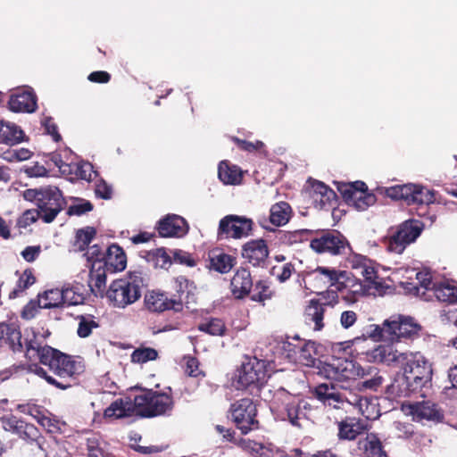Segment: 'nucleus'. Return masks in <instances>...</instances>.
<instances>
[{"label": "nucleus", "instance_id": "6ab92c4d", "mask_svg": "<svg viewBox=\"0 0 457 457\" xmlns=\"http://www.w3.org/2000/svg\"><path fill=\"white\" fill-rule=\"evenodd\" d=\"M8 104L14 112H33L37 108L36 96L29 89H19L11 95Z\"/></svg>", "mask_w": 457, "mask_h": 457}, {"label": "nucleus", "instance_id": "aec40b11", "mask_svg": "<svg viewBox=\"0 0 457 457\" xmlns=\"http://www.w3.org/2000/svg\"><path fill=\"white\" fill-rule=\"evenodd\" d=\"M106 271L103 262L92 264L88 275V287L95 296H104L106 285Z\"/></svg>", "mask_w": 457, "mask_h": 457}, {"label": "nucleus", "instance_id": "603ef678", "mask_svg": "<svg viewBox=\"0 0 457 457\" xmlns=\"http://www.w3.org/2000/svg\"><path fill=\"white\" fill-rule=\"evenodd\" d=\"M361 276H362L366 282L369 283V286H373L374 287H378L379 282L378 281V276L377 273L375 263L370 260V263L366 264L359 272Z\"/></svg>", "mask_w": 457, "mask_h": 457}, {"label": "nucleus", "instance_id": "c03bdc74", "mask_svg": "<svg viewBox=\"0 0 457 457\" xmlns=\"http://www.w3.org/2000/svg\"><path fill=\"white\" fill-rule=\"evenodd\" d=\"M199 330L204 331L212 336H222L224 335L226 327L224 322L217 318H212L209 320L202 322L199 327Z\"/></svg>", "mask_w": 457, "mask_h": 457}, {"label": "nucleus", "instance_id": "8fccbe9b", "mask_svg": "<svg viewBox=\"0 0 457 457\" xmlns=\"http://www.w3.org/2000/svg\"><path fill=\"white\" fill-rule=\"evenodd\" d=\"M95 235L96 230L94 228L87 227L86 228L79 229L77 232L75 244V245L78 247V250L84 251L86 246L88 247V245L91 243Z\"/></svg>", "mask_w": 457, "mask_h": 457}, {"label": "nucleus", "instance_id": "b1692460", "mask_svg": "<svg viewBox=\"0 0 457 457\" xmlns=\"http://www.w3.org/2000/svg\"><path fill=\"white\" fill-rule=\"evenodd\" d=\"M21 337V333L17 324L13 322L0 324V340L4 341L14 353H21L24 350Z\"/></svg>", "mask_w": 457, "mask_h": 457}, {"label": "nucleus", "instance_id": "ea45409f", "mask_svg": "<svg viewBox=\"0 0 457 457\" xmlns=\"http://www.w3.org/2000/svg\"><path fill=\"white\" fill-rule=\"evenodd\" d=\"M312 231L309 229H297L283 232L279 237L283 244L293 245L309 240Z\"/></svg>", "mask_w": 457, "mask_h": 457}, {"label": "nucleus", "instance_id": "f3484780", "mask_svg": "<svg viewBox=\"0 0 457 457\" xmlns=\"http://www.w3.org/2000/svg\"><path fill=\"white\" fill-rule=\"evenodd\" d=\"M406 408L409 414L412 415L413 420L420 421L423 420L440 422L444 419L443 413L437 408V405L430 401L416 402L410 403Z\"/></svg>", "mask_w": 457, "mask_h": 457}, {"label": "nucleus", "instance_id": "774afa93", "mask_svg": "<svg viewBox=\"0 0 457 457\" xmlns=\"http://www.w3.org/2000/svg\"><path fill=\"white\" fill-rule=\"evenodd\" d=\"M40 253H41L40 245H31V246H27L21 253V254L26 262H32L38 257Z\"/></svg>", "mask_w": 457, "mask_h": 457}, {"label": "nucleus", "instance_id": "2eb2a0df", "mask_svg": "<svg viewBox=\"0 0 457 457\" xmlns=\"http://www.w3.org/2000/svg\"><path fill=\"white\" fill-rule=\"evenodd\" d=\"M145 305L152 312H162L167 310L179 312L182 310L183 303L181 296L169 299L163 293L151 291L145 295Z\"/></svg>", "mask_w": 457, "mask_h": 457}, {"label": "nucleus", "instance_id": "a18cd8bd", "mask_svg": "<svg viewBox=\"0 0 457 457\" xmlns=\"http://www.w3.org/2000/svg\"><path fill=\"white\" fill-rule=\"evenodd\" d=\"M63 306L81 304L85 301V295L79 292L78 287L62 288Z\"/></svg>", "mask_w": 457, "mask_h": 457}, {"label": "nucleus", "instance_id": "cd10ccee", "mask_svg": "<svg viewBox=\"0 0 457 457\" xmlns=\"http://www.w3.org/2000/svg\"><path fill=\"white\" fill-rule=\"evenodd\" d=\"M293 211L288 203L280 201L271 205L270 209V222L281 227L286 225L291 219Z\"/></svg>", "mask_w": 457, "mask_h": 457}, {"label": "nucleus", "instance_id": "a211bd4d", "mask_svg": "<svg viewBox=\"0 0 457 457\" xmlns=\"http://www.w3.org/2000/svg\"><path fill=\"white\" fill-rule=\"evenodd\" d=\"M269 255L267 244L262 239L251 240L242 249V256L253 266H261Z\"/></svg>", "mask_w": 457, "mask_h": 457}, {"label": "nucleus", "instance_id": "7c9ffc66", "mask_svg": "<svg viewBox=\"0 0 457 457\" xmlns=\"http://www.w3.org/2000/svg\"><path fill=\"white\" fill-rule=\"evenodd\" d=\"M24 139V132L14 123L0 120V141L17 144Z\"/></svg>", "mask_w": 457, "mask_h": 457}, {"label": "nucleus", "instance_id": "7ed1b4c3", "mask_svg": "<svg viewBox=\"0 0 457 457\" xmlns=\"http://www.w3.org/2000/svg\"><path fill=\"white\" fill-rule=\"evenodd\" d=\"M172 407L173 401L169 395L145 390L133 400L130 397L116 399L104 410V415L114 419L132 416L153 418L168 413Z\"/></svg>", "mask_w": 457, "mask_h": 457}, {"label": "nucleus", "instance_id": "5701e85b", "mask_svg": "<svg viewBox=\"0 0 457 457\" xmlns=\"http://www.w3.org/2000/svg\"><path fill=\"white\" fill-rule=\"evenodd\" d=\"M346 276L345 271H340L333 268L317 267L311 271L312 278H320V283H317V288H326L341 283V279Z\"/></svg>", "mask_w": 457, "mask_h": 457}, {"label": "nucleus", "instance_id": "c756f323", "mask_svg": "<svg viewBox=\"0 0 457 457\" xmlns=\"http://www.w3.org/2000/svg\"><path fill=\"white\" fill-rule=\"evenodd\" d=\"M364 429V426L355 418L347 417L338 423L340 439L353 440Z\"/></svg>", "mask_w": 457, "mask_h": 457}, {"label": "nucleus", "instance_id": "9b49d317", "mask_svg": "<svg viewBox=\"0 0 457 457\" xmlns=\"http://www.w3.org/2000/svg\"><path fill=\"white\" fill-rule=\"evenodd\" d=\"M65 201L58 187L47 186L43 187V194L38 199L37 215L46 223L52 222L62 210Z\"/></svg>", "mask_w": 457, "mask_h": 457}, {"label": "nucleus", "instance_id": "864d4df0", "mask_svg": "<svg viewBox=\"0 0 457 457\" xmlns=\"http://www.w3.org/2000/svg\"><path fill=\"white\" fill-rule=\"evenodd\" d=\"M295 271V266L291 262L281 265H276L272 268V274L280 282H286Z\"/></svg>", "mask_w": 457, "mask_h": 457}, {"label": "nucleus", "instance_id": "473e14b6", "mask_svg": "<svg viewBox=\"0 0 457 457\" xmlns=\"http://www.w3.org/2000/svg\"><path fill=\"white\" fill-rule=\"evenodd\" d=\"M302 340L298 336H295L287 340H282L278 344V351L282 354L288 361L295 363L297 361V354L300 349Z\"/></svg>", "mask_w": 457, "mask_h": 457}, {"label": "nucleus", "instance_id": "39448f33", "mask_svg": "<svg viewBox=\"0 0 457 457\" xmlns=\"http://www.w3.org/2000/svg\"><path fill=\"white\" fill-rule=\"evenodd\" d=\"M142 287L141 277L130 274L129 277L113 280L105 295L113 307L124 309L141 297Z\"/></svg>", "mask_w": 457, "mask_h": 457}, {"label": "nucleus", "instance_id": "c85d7f7f", "mask_svg": "<svg viewBox=\"0 0 457 457\" xmlns=\"http://www.w3.org/2000/svg\"><path fill=\"white\" fill-rule=\"evenodd\" d=\"M218 176L225 185H238L242 180V170L237 165L222 161L218 167Z\"/></svg>", "mask_w": 457, "mask_h": 457}, {"label": "nucleus", "instance_id": "393cba45", "mask_svg": "<svg viewBox=\"0 0 457 457\" xmlns=\"http://www.w3.org/2000/svg\"><path fill=\"white\" fill-rule=\"evenodd\" d=\"M104 268L111 272L121 271L126 268L127 260L122 248L117 245H110L106 250Z\"/></svg>", "mask_w": 457, "mask_h": 457}, {"label": "nucleus", "instance_id": "0e129e2a", "mask_svg": "<svg viewBox=\"0 0 457 457\" xmlns=\"http://www.w3.org/2000/svg\"><path fill=\"white\" fill-rule=\"evenodd\" d=\"M96 195L103 199H110L112 195V188L105 181L100 180L96 185Z\"/></svg>", "mask_w": 457, "mask_h": 457}, {"label": "nucleus", "instance_id": "4468645a", "mask_svg": "<svg viewBox=\"0 0 457 457\" xmlns=\"http://www.w3.org/2000/svg\"><path fill=\"white\" fill-rule=\"evenodd\" d=\"M308 194L315 208L329 209L337 202V195L333 189L319 180H310Z\"/></svg>", "mask_w": 457, "mask_h": 457}, {"label": "nucleus", "instance_id": "bb28decb", "mask_svg": "<svg viewBox=\"0 0 457 457\" xmlns=\"http://www.w3.org/2000/svg\"><path fill=\"white\" fill-rule=\"evenodd\" d=\"M326 307L317 300H312L305 310V322L313 330L320 331L323 328L324 312Z\"/></svg>", "mask_w": 457, "mask_h": 457}, {"label": "nucleus", "instance_id": "c9c22d12", "mask_svg": "<svg viewBox=\"0 0 457 457\" xmlns=\"http://www.w3.org/2000/svg\"><path fill=\"white\" fill-rule=\"evenodd\" d=\"M270 363L265 360H259L255 356L244 355L240 361L237 371H268Z\"/></svg>", "mask_w": 457, "mask_h": 457}, {"label": "nucleus", "instance_id": "20e7f679", "mask_svg": "<svg viewBox=\"0 0 457 457\" xmlns=\"http://www.w3.org/2000/svg\"><path fill=\"white\" fill-rule=\"evenodd\" d=\"M318 345L312 341L302 340L295 363L318 369L320 371H364L353 359L346 356L318 358Z\"/></svg>", "mask_w": 457, "mask_h": 457}, {"label": "nucleus", "instance_id": "ddd939ff", "mask_svg": "<svg viewBox=\"0 0 457 457\" xmlns=\"http://www.w3.org/2000/svg\"><path fill=\"white\" fill-rule=\"evenodd\" d=\"M1 420L3 428L5 431L12 432L27 442H34L40 436L39 430L36 426L25 422L14 415L4 416Z\"/></svg>", "mask_w": 457, "mask_h": 457}, {"label": "nucleus", "instance_id": "e433bc0d", "mask_svg": "<svg viewBox=\"0 0 457 457\" xmlns=\"http://www.w3.org/2000/svg\"><path fill=\"white\" fill-rule=\"evenodd\" d=\"M335 386L328 384H321L316 388L317 398L322 401L325 404L333 405L334 408H338L335 403H342V397L339 394L335 393L333 390Z\"/></svg>", "mask_w": 457, "mask_h": 457}, {"label": "nucleus", "instance_id": "a878e982", "mask_svg": "<svg viewBox=\"0 0 457 457\" xmlns=\"http://www.w3.org/2000/svg\"><path fill=\"white\" fill-rule=\"evenodd\" d=\"M228 387L236 390H253L259 388L258 373H231Z\"/></svg>", "mask_w": 457, "mask_h": 457}, {"label": "nucleus", "instance_id": "5fc2aeb1", "mask_svg": "<svg viewBox=\"0 0 457 457\" xmlns=\"http://www.w3.org/2000/svg\"><path fill=\"white\" fill-rule=\"evenodd\" d=\"M78 327V335L80 337H88L93 328L98 327V324L93 320L91 316H80Z\"/></svg>", "mask_w": 457, "mask_h": 457}, {"label": "nucleus", "instance_id": "052dcab7", "mask_svg": "<svg viewBox=\"0 0 457 457\" xmlns=\"http://www.w3.org/2000/svg\"><path fill=\"white\" fill-rule=\"evenodd\" d=\"M31 156V152L27 148H17L13 149L6 154L5 159L10 162H21L29 159Z\"/></svg>", "mask_w": 457, "mask_h": 457}, {"label": "nucleus", "instance_id": "f03ea898", "mask_svg": "<svg viewBox=\"0 0 457 457\" xmlns=\"http://www.w3.org/2000/svg\"><path fill=\"white\" fill-rule=\"evenodd\" d=\"M50 336L48 329L43 327H32L24 332L25 354L32 359H38L40 363L52 371H78L85 369L83 359L71 356L49 345H42Z\"/></svg>", "mask_w": 457, "mask_h": 457}, {"label": "nucleus", "instance_id": "37998d69", "mask_svg": "<svg viewBox=\"0 0 457 457\" xmlns=\"http://www.w3.org/2000/svg\"><path fill=\"white\" fill-rule=\"evenodd\" d=\"M99 436L91 435L86 439V450L88 457H106L107 453L102 446Z\"/></svg>", "mask_w": 457, "mask_h": 457}, {"label": "nucleus", "instance_id": "1a4fd4ad", "mask_svg": "<svg viewBox=\"0 0 457 457\" xmlns=\"http://www.w3.org/2000/svg\"><path fill=\"white\" fill-rule=\"evenodd\" d=\"M229 411L234 423L242 434L246 435L258 428L257 409L251 399L243 398L232 403Z\"/></svg>", "mask_w": 457, "mask_h": 457}, {"label": "nucleus", "instance_id": "de8ad7c7", "mask_svg": "<svg viewBox=\"0 0 457 457\" xmlns=\"http://www.w3.org/2000/svg\"><path fill=\"white\" fill-rule=\"evenodd\" d=\"M17 410L22 413L28 414L37 420V421L42 425L46 426L50 423V420L44 415L41 414L39 407L36 404L31 403H23L18 404Z\"/></svg>", "mask_w": 457, "mask_h": 457}, {"label": "nucleus", "instance_id": "4c0bfd02", "mask_svg": "<svg viewBox=\"0 0 457 457\" xmlns=\"http://www.w3.org/2000/svg\"><path fill=\"white\" fill-rule=\"evenodd\" d=\"M146 261L155 268L167 269L171 263L170 256L164 248H156L146 253Z\"/></svg>", "mask_w": 457, "mask_h": 457}, {"label": "nucleus", "instance_id": "f257e3e1", "mask_svg": "<svg viewBox=\"0 0 457 457\" xmlns=\"http://www.w3.org/2000/svg\"><path fill=\"white\" fill-rule=\"evenodd\" d=\"M420 330V326L411 317L403 315L390 317L383 322L382 326L370 325L364 336L375 342L382 341L388 344V345H378L371 352L370 357L374 361L387 365L396 363L403 371L420 369L432 371L431 362L420 352L397 353V350H394L392 346L403 339L417 337Z\"/></svg>", "mask_w": 457, "mask_h": 457}, {"label": "nucleus", "instance_id": "3c124183", "mask_svg": "<svg viewBox=\"0 0 457 457\" xmlns=\"http://www.w3.org/2000/svg\"><path fill=\"white\" fill-rule=\"evenodd\" d=\"M255 290H257V293L253 294L251 297L254 302H263L273 296V292L267 281L260 280L256 282Z\"/></svg>", "mask_w": 457, "mask_h": 457}, {"label": "nucleus", "instance_id": "13d9d810", "mask_svg": "<svg viewBox=\"0 0 457 457\" xmlns=\"http://www.w3.org/2000/svg\"><path fill=\"white\" fill-rule=\"evenodd\" d=\"M350 253L347 261L350 267L357 271V273L368 263H370V260L366 256L361 254H357L354 253L349 252Z\"/></svg>", "mask_w": 457, "mask_h": 457}, {"label": "nucleus", "instance_id": "423d86ee", "mask_svg": "<svg viewBox=\"0 0 457 457\" xmlns=\"http://www.w3.org/2000/svg\"><path fill=\"white\" fill-rule=\"evenodd\" d=\"M386 195L407 204H430L435 201L434 192L416 184L395 185L386 188Z\"/></svg>", "mask_w": 457, "mask_h": 457}, {"label": "nucleus", "instance_id": "69168bd1", "mask_svg": "<svg viewBox=\"0 0 457 457\" xmlns=\"http://www.w3.org/2000/svg\"><path fill=\"white\" fill-rule=\"evenodd\" d=\"M173 258L176 262L185 264L188 267H193L195 265V262L191 255L188 253L181 250L174 251Z\"/></svg>", "mask_w": 457, "mask_h": 457}, {"label": "nucleus", "instance_id": "6e6552de", "mask_svg": "<svg viewBox=\"0 0 457 457\" xmlns=\"http://www.w3.org/2000/svg\"><path fill=\"white\" fill-rule=\"evenodd\" d=\"M337 189L345 202L357 211H365L377 201L376 195L368 192L367 186L362 181L340 183Z\"/></svg>", "mask_w": 457, "mask_h": 457}, {"label": "nucleus", "instance_id": "09e8293b", "mask_svg": "<svg viewBox=\"0 0 457 457\" xmlns=\"http://www.w3.org/2000/svg\"><path fill=\"white\" fill-rule=\"evenodd\" d=\"M71 174H74L78 178L87 181H90L92 179V175L95 173V171L93 170L92 164L87 162L71 163Z\"/></svg>", "mask_w": 457, "mask_h": 457}, {"label": "nucleus", "instance_id": "49530a36", "mask_svg": "<svg viewBox=\"0 0 457 457\" xmlns=\"http://www.w3.org/2000/svg\"><path fill=\"white\" fill-rule=\"evenodd\" d=\"M157 351L150 347L136 349L131 354V361L136 363H145L157 358Z\"/></svg>", "mask_w": 457, "mask_h": 457}, {"label": "nucleus", "instance_id": "f704fd0d", "mask_svg": "<svg viewBox=\"0 0 457 457\" xmlns=\"http://www.w3.org/2000/svg\"><path fill=\"white\" fill-rule=\"evenodd\" d=\"M62 289L54 288L44 292L38 295V306L44 309H51L63 306Z\"/></svg>", "mask_w": 457, "mask_h": 457}, {"label": "nucleus", "instance_id": "58836bf2", "mask_svg": "<svg viewBox=\"0 0 457 457\" xmlns=\"http://www.w3.org/2000/svg\"><path fill=\"white\" fill-rule=\"evenodd\" d=\"M416 279L418 280L420 287H415L416 295L424 297L425 300H428L426 293L432 292L433 284H436L437 282H434L432 280L431 273L428 270H421L416 273Z\"/></svg>", "mask_w": 457, "mask_h": 457}, {"label": "nucleus", "instance_id": "72a5a7b5", "mask_svg": "<svg viewBox=\"0 0 457 457\" xmlns=\"http://www.w3.org/2000/svg\"><path fill=\"white\" fill-rule=\"evenodd\" d=\"M50 385L54 386L60 389H67L72 386L79 384V379L76 377L77 373H55L57 378L49 376L47 373H38Z\"/></svg>", "mask_w": 457, "mask_h": 457}, {"label": "nucleus", "instance_id": "2f4dec72", "mask_svg": "<svg viewBox=\"0 0 457 457\" xmlns=\"http://www.w3.org/2000/svg\"><path fill=\"white\" fill-rule=\"evenodd\" d=\"M432 293L438 301L457 303V288L449 282L433 284Z\"/></svg>", "mask_w": 457, "mask_h": 457}, {"label": "nucleus", "instance_id": "bf43d9fd", "mask_svg": "<svg viewBox=\"0 0 457 457\" xmlns=\"http://www.w3.org/2000/svg\"><path fill=\"white\" fill-rule=\"evenodd\" d=\"M285 410L289 422L295 427H301L299 423V404L295 403H289L286 405Z\"/></svg>", "mask_w": 457, "mask_h": 457}, {"label": "nucleus", "instance_id": "a19ab883", "mask_svg": "<svg viewBox=\"0 0 457 457\" xmlns=\"http://www.w3.org/2000/svg\"><path fill=\"white\" fill-rule=\"evenodd\" d=\"M365 457H387L386 452L382 448L381 442L373 434L367 436L364 444Z\"/></svg>", "mask_w": 457, "mask_h": 457}, {"label": "nucleus", "instance_id": "680f3d73", "mask_svg": "<svg viewBox=\"0 0 457 457\" xmlns=\"http://www.w3.org/2000/svg\"><path fill=\"white\" fill-rule=\"evenodd\" d=\"M415 373H401V379L407 383V389L415 391L422 386L423 378L414 376Z\"/></svg>", "mask_w": 457, "mask_h": 457}, {"label": "nucleus", "instance_id": "4be33fe9", "mask_svg": "<svg viewBox=\"0 0 457 457\" xmlns=\"http://www.w3.org/2000/svg\"><path fill=\"white\" fill-rule=\"evenodd\" d=\"M207 262V267L219 273H228L236 264V259L220 249L210 251Z\"/></svg>", "mask_w": 457, "mask_h": 457}, {"label": "nucleus", "instance_id": "e2e57ef3", "mask_svg": "<svg viewBox=\"0 0 457 457\" xmlns=\"http://www.w3.org/2000/svg\"><path fill=\"white\" fill-rule=\"evenodd\" d=\"M93 209V205L88 201H82L79 204H72L69 207L67 213L71 215H82L87 212H90Z\"/></svg>", "mask_w": 457, "mask_h": 457}, {"label": "nucleus", "instance_id": "4d7b16f0", "mask_svg": "<svg viewBox=\"0 0 457 457\" xmlns=\"http://www.w3.org/2000/svg\"><path fill=\"white\" fill-rule=\"evenodd\" d=\"M105 255L106 251L104 252L103 249L97 245L87 247V250L83 254L87 261L91 263V265L96 264L97 262H104Z\"/></svg>", "mask_w": 457, "mask_h": 457}, {"label": "nucleus", "instance_id": "0eeeda50", "mask_svg": "<svg viewBox=\"0 0 457 457\" xmlns=\"http://www.w3.org/2000/svg\"><path fill=\"white\" fill-rule=\"evenodd\" d=\"M423 229L420 220H410L403 222L386 241L389 252L401 254L410 244L415 242Z\"/></svg>", "mask_w": 457, "mask_h": 457}, {"label": "nucleus", "instance_id": "9d476101", "mask_svg": "<svg viewBox=\"0 0 457 457\" xmlns=\"http://www.w3.org/2000/svg\"><path fill=\"white\" fill-rule=\"evenodd\" d=\"M310 246L318 253H329L331 255L347 254L351 252L346 238L337 231L322 232L320 236L311 239Z\"/></svg>", "mask_w": 457, "mask_h": 457}, {"label": "nucleus", "instance_id": "338daca9", "mask_svg": "<svg viewBox=\"0 0 457 457\" xmlns=\"http://www.w3.org/2000/svg\"><path fill=\"white\" fill-rule=\"evenodd\" d=\"M38 309H41L38 306L37 301H30L22 309L21 317L25 320L33 319L38 312Z\"/></svg>", "mask_w": 457, "mask_h": 457}, {"label": "nucleus", "instance_id": "f8f14e48", "mask_svg": "<svg viewBox=\"0 0 457 457\" xmlns=\"http://www.w3.org/2000/svg\"><path fill=\"white\" fill-rule=\"evenodd\" d=\"M253 220L245 216L227 215L220 220L218 237L220 239L247 237L253 230Z\"/></svg>", "mask_w": 457, "mask_h": 457}, {"label": "nucleus", "instance_id": "412c9836", "mask_svg": "<svg viewBox=\"0 0 457 457\" xmlns=\"http://www.w3.org/2000/svg\"><path fill=\"white\" fill-rule=\"evenodd\" d=\"M230 287L236 298L242 299L246 296L253 287L250 271L245 268L238 269L231 279Z\"/></svg>", "mask_w": 457, "mask_h": 457}, {"label": "nucleus", "instance_id": "6e6d98bb", "mask_svg": "<svg viewBox=\"0 0 457 457\" xmlns=\"http://www.w3.org/2000/svg\"><path fill=\"white\" fill-rule=\"evenodd\" d=\"M34 283H35V278L31 274V272H28V271L23 272V274L20 277V278L17 282L16 287L10 294V297L18 296L20 293L23 292L25 289H27L29 287H30Z\"/></svg>", "mask_w": 457, "mask_h": 457}, {"label": "nucleus", "instance_id": "dca6fc26", "mask_svg": "<svg viewBox=\"0 0 457 457\" xmlns=\"http://www.w3.org/2000/svg\"><path fill=\"white\" fill-rule=\"evenodd\" d=\"M188 228L186 220L177 214H168L157 224L158 233L162 237H181L188 232Z\"/></svg>", "mask_w": 457, "mask_h": 457}, {"label": "nucleus", "instance_id": "79ce46f5", "mask_svg": "<svg viewBox=\"0 0 457 457\" xmlns=\"http://www.w3.org/2000/svg\"><path fill=\"white\" fill-rule=\"evenodd\" d=\"M345 289L347 290L348 295H346L350 301H355L357 297L362 296L367 294V286L355 278H347L346 283L344 286Z\"/></svg>", "mask_w": 457, "mask_h": 457}]
</instances>
